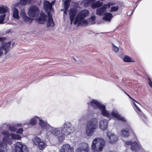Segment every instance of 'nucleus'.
Instances as JSON below:
<instances>
[{
	"instance_id": "obj_1",
	"label": "nucleus",
	"mask_w": 152,
	"mask_h": 152,
	"mask_svg": "<svg viewBox=\"0 0 152 152\" xmlns=\"http://www.w3.org/2000/svg\"><path fill=\"white\" fill-rule=\"evenodd\" d=\"M87 104L89 106L92 107L94 109H99L103 116L106 117H109V113L106 110L105 105L101 104L97 100L93 99L90 103H88Z\"/></svg>"
},
{
	"instance_id": "obj_2",
	"label": "nucleus",
	"mask_w": 152,
	"mask_h": 152,
	"mask_svg": "<svg viewBox=\"0 0 152 152\" xmlns=\"http://www.w3.org/2000/svg\"><path fill=\"white\" fill-rule=\"evenodd\" d=\"M75 131L74 128L70 122L65 123L64 124V127L62 129L61 133L62 135L58 137L59 142H62L65 139V135H68L70 133H73Z\"/></svg>"
},
{
	"instance_id": "obj_3",
	"label": "nucleus",
	"mask_w": 152,
	"mask_h": 152,
	"mask_svg": "<svg viewBox=\"0 0 152 152\" xmlns=\"http://www.w3.org/2000/svg\"><path fill=\"white\" fill-rule=\"evenodd\" d=\"M97 119L96 118H92L88 121L86 126V133L88 136L93 135L97 127Z\"/></svg>"
},
{
	"instance_id": "obj_4",
	"label": "nucleus",
	"mask_w": 152,
	"mask_h": 152,
	"mask_svg": "<svg viewBox=\"0 0 152 152\" xmlns=\"http://www.w3.org/2000/svg\"><path fill=\"white\" fill-rule=\"evenodd\" d=\"M105 145L104 140L101 138H96L92 142V149L94 152H100Z\"/></svg>"
},
{
	"instance_id": "obj_5",
	"label": "nucleus",
	"mask_w": 152,
	"mask_h": 152,
	"mask_svg": "<svg viewBox=\"0 0 152 152\" xmlns=\"http://www.w3.org/2000/svg\"><path fill=\"white\" fill-rule=\"evenodd\" d=\"M89 14V12L87 10H83L80 11L75 18L74 24L76 25L78 22H80Z\"/></svg>"
},
{
	"instance_id": "obj_6",
	"label": "nucleus",
	"mask_w": 152,
	"mask_h": 152,
	"mask_svg": "<svg viewBox=\"0 0 152 152\" xmlns=\"http://www.w3.org/2000/svg\"><path fill=\"white\" fill-rule=\"evenodd\" d=\"M115 4V2H109L107 4H104L102 7L96 10V14L99 15H102L106 11L107 8H109L111 5Z\"/></svg>"
},
{
	"instance_id": "obj_7",
	"label": "nucleus",
	"mask_w": 152,
	"mask_h": 152,
	"mask_svg": "<svg viewBox=\"0 0 152 152\" xmlns=\"http://www.w3.org/2000/svg\"><path fill=\"white\" fill-rule=\"evenodd\" d=\"M127 145H131V149L134 152H137L141 149V146L135 141H127L126 142Z\"/></svg>"
},
{
	"instance_id": "obj_8",
	"label": "nucleus",
	"mask_w": 152,
	"mask_h": 152,
	"mask_svg": "<svg viewBox=\"0 0 152 152\" xmlns=\"http://www.w3.org/2000/svg\"><path fill=\"white\" fill-rule=\"evenodd\" d=\"M39 9L37 7L32 6L29 8L28 14L31 18L37 17L39 15Z\"/></svg>"
},
{
	"instance_id": "obj_9",
	"label": "nucleus",
	"mask_w": 152,
	"mask_h": 152,
	"mask_svg": "<svg viewBox=\"0 0 152 152\" xmlns=\"http://www.w3.org/2000/svg\"><path fill=\"white\" fill-rule=\"evenodd\" d=\"M15 149V152H28L26 146L20 142L16 143Z\"/></svg>"
},
{
	"instance_id": "obj_10",
	"label": "nucleus",
	"mask_w": 152,
	"mask_h": 152,
	"mask_svg": "<svg viewBox=\"0 0 152 152\" xmlns=\"http://www.w3.org/2000/svg\"><path fill=\"white\" fill-rule=\"evenodd\" d=\"M20 15L23 19L24 22L29 24L31 23L33 19L27 16L26 13L24 10H22L20 12Z\"/></svg>"
},
{
	"instance_id": "obj_11",
	"label": "nucleus",
	"mask_w": 152,
	"mask_h": 152,
	"mask_svg": "<svg viewBox=\"0 0 152 152\" xmlns=\"http://www.w3.org/2000/svg\"><path fill=\"white\" fill-rule=\"evenodd\" d=\"M60 152H74L73 148L68 144L63 145L61 147Z\"/></svg>"
},
{
	"instance_id": "obj_12",
	"label": "nucleus",
	"mask_w": 152,
	"mask_h": 152,
	"mask_svg": "<svg viewBox=\"0 0 152 152\" xmlns=\"http://www.w3.org/2000/svg\"><path fill=\"white\" fill-rule=\"evenodd\" d=\"M75 152H89L88 145L86 143H83L82 146L76 149Z\"/></svg>"
},
{
	"instance_id": "obj_13",
	"label": "nucleus",
	"mask_w": 152,
	"mask_h": 152,
	"mask_svg": "<svg viewBox=\"0 0 152 152\" xmlns=\"http://www.w3.org/2000/svg\"><path fill=\"white\" fill-rule=\"evenodd\" d=\"M109 114L110 115L109 117H107L108 118L110 117L111 115L113 117L115 118L118 120L124 122H126L125 119L124 117L121 116L118 113H116L115 111H112Z\"/></svg>"
},
{
	"instance_id": "obj_14",
	"label": "nucleus",
	"mask_w": 152,
	"mask_h": 152,
	"mask_svg": "<svg viewBox=\"0 0 152 152\" xmlns=\"http://www.w3.org/2000/svg\"><path fill=\"white\" fill-rule=\"evenodd\" d=\"M8 139L6 137H4L2 138L3 141H0V152H5V146L6 145V143L7 142Z\"/></svg>"
},
{
	"instance_id": "obj_15",
	"label": "nucleus",
	"mask_w": 152,
	"mask_h": 152,
	"mask_svg": "<svg viewBox=\"0 0 152 152\" xmlns=\"http://www.w3.org/2000/svg\"><path fill=\"white\" fill-rule=\"evenodd\" d=\"M39 124L42 129H49L50 125L48 124L47 121H45L43 120L40 119L39 121Z\"/></svg>"
},
{
	"instance_id": "obj_16",
	"label": "nucleus",
	"mask_w": 152,
	"mask_h": 152,
	"mask_svg": "<svg viewBox=\"0 0 152 152\" xmlns=\"http://www.w3.org/2000/svg\"><path fill=\"white\" fill-rule=\"evenodd\" d=\"M48 12L47 13L48 15V20L47 23V27H49L50 26L53 27L54 26V23L53 20L52 15L50 13V11Z\"/></svg>"
},
{
	"instance_id": "obj_17",
	"label": "nucleus",
	"mask_w": 152,
	"mask_h": 152,
	"mask_svg": "<svg viewBox=\"0 0 152 152\" xmlns=\"http://www.w3.org/2000/svg\"><path fill=\"white\" fill-rule=\"evenodd\" d=\"M107 135L109 137V142L110 143H115L118 140V137L116 135L112 134L110 136L109 135L108 133H107Z\"/></svg>"
},
{
	"instance_id": "obj_18",
	"label": "nucleus",
	"mask_w": 152,
	"mask_h": 152,
	"mask_svg": "<svg viewBox=\"0 0 152 152\" xmlns=\"http://www.w3.org/2000/svg\"><path fill=\"white\" fill-rule=\"evenodd\" d=\"M11 42H8L2 45V46L0 47L1 48V50H5V54H6L9 51V48L11 45Z\"/></svg>"
},
{
	"instance_id": "obj_19",
	"label": "nucleus",
	"mask_w": 152,
	"mask_h": 152,
	"mask_svg": "<svg viewBox=\"0 0 152 152\" xmlns=\"http://www.w3.org/2000/svg\"><path fill=\"white\" fill-rule=\"evenodd\" d=\"M132 131L131 127L129 126L125 129H123L122 130V133L125 137H127L129 135V132Z\"/></svg>"
},
{
	"instance_id": "obj_20",
	"label": "nucleus",
	"mask_w": 152,
	"mask_h": 152,
	"mask_svg": "<svg viewBox=\"0 0 152 152\" xmlns=\"http://www.w3.org/2000/svg\"><path fill=\"white\" fill-rule=\"evenodd\" d=\"M113 17V15L111 13L106 12L104 14V16L103 18V19L106 21L110 22L111 21Z\"/></svg>"
},
{
	"instance_id": "obj_21",
	"label": "nucleus",
	"mask_w": 152,
	"mask_h": 152,
	"mask_svg": "<svg viewBox=\"0 0 152 152\" xmlns=\"http://www.w3.org/2000/svg\"><path fill=\"white\" fill-rule=\"evenodd\" d=\"M77 10L75 8H70L69 10V18H75L77 13Z\"/></svg>"
},
{
	"instance_id": "obj_22",
	"label": "nucleus",
	"mask_w": 152,
	"mask_h": 152,
	"mask_svg": "<svg viewBox=\"0 0 152 152\" xmlns=\"http://www.w3.org/2000/svg\"><path fill=\"white\" fill-rule=\"evenodd\" d=\"M96 0H84L82 1L81 4L82 5H84L85 7H88L89 5L91 4H92L93 2H94Z\"/></svg>"
},
{
	"instance_id": "obj_23",
	"label": "nucleus",
	"mask_w": 152,
	"mask_h": 152,
	"mask_svg": "<svg viewBox=\"0 0 152 152\" xmlns=\"http://www.w3.org/2000/svg\"><path fill=\"white\" fill-rule=\"evenodd\" d=\"M44 7L46 9V12L50 11L52 8V4L48 1H46L44 4Z\"/></svg>"
},
{
	"instance_id": "obj_24",
	"label": "nucleus",
	"mask_w": 152,
	"mask_h": 152,
	"mask_svg": "<svg viewBox=\"0 0 152 152\" xmlns=\"http://www.w3.org/2000/svg\"><path fill=\"white\" fill-rule=\"evenodd\" d=\"M13 16L15 19L18 20L19 19L18 10L15 7L13 8Z\"/></svg>"
},
{
	"instance_id": "obj_25",
	"label": "nucleus",
	"mask_w": 152,
	"mask_h": 152,
	"mask_svg": "<svg viewBox=\"0 0 152 152\" xmlns=\"http://www.w3.org/2000/svg\"><path fill=\"white\" fill-rule=\"evenodd\" d=\"M99 126L102 130L105 129L107 127L106 122L104 120L101 121L99 123Z\"/></svg>"
},
{
	"instance_id": "obj_26",
	"label": "nucleus",
	"mask_w": 152,
	"mask_h": 152,
	"mask_svg": "<svg viewBox=\"0 0 152 152\" xmlns=\"http://www.w3.org/2000/svg\"><path fill=\"white\" fill-rule=\"evenodd\" d=\"M103 4L102 2H100L99 1H98L96 2H93L91 5V7L93 8L99 7L101 6Z\"/></svg>"
},
{
	"instance_id": "obj_27",
	"label": "nucleus",
	"mask_w": 152,
	"mask_h": 152,
	"mask_svg": "<svg viewBox=\"0 0 152 152\" xmlns=\"http://www.w3.org/2000/svg\"><path fill=\"white\" fill-rule=\"evenodd\" d=\"M124 61L126 62H135L133 58L127 56H124Z\"/></svg>"
},
{
	"instance_id": "obj_28",
	"label": "nucleus",
	"mask_w": 152,
	"mask_h": 152,
	"mask_svg": "<svg viewBox=\"0 0 152 152\" xmlns=\"http://www.w3.org/2000/svg\"><path fill=\"white\" fill-rule=\"evenodd\" d=\"M29 0H20V2L15 4V7H18L20 4L22 5H26L28 2Z\"/></svg>"
},
{
	"instance_id": "obj_29",
	"label": "nucleus",
	"mask_w": 152,
	"mask_h": 152,
	"mask_svg": "<svg viewBox=\"0 0 152 152\" xmlns=\"http://www.w3.org/2000/svg\"><path fill=\"white\" fill-rule=\"evenodd\" d=\"M33 141L35 145H37L41 142L42 141V140L40 138H39L37 136H36L35 137Z\"/></svg>"
},
{
	"instance_id": "obj_30",
	"label": "nucleus",
	"mask_w": 152,
	"mask_h": 152,
	"mask_svg": "<svg viewBox=\"0 0 152 152\" xmlns=\"http://www.w3.org/2000/svg\"><path fill=\"white\" fill-rule=\"evenodd\" d=\"M10 136L13 140H19L21 138V137L18 134H14L13 133L10 134Z\"/></svg>"
},
{
	"instance_id": "obj_31",
	"label": "nucleus",
	"mask_w": 152,
	"mask_h": 152,
	"mask_svg": "<svg viewBox=\"0 0 152 152\" xmlns=\"http://www.w3.org/2000/svg\"><path fill=\"white\" fill-rule=\"evenodd\" d=\"M39 117L36 116L34 118H33L31 119L30 122V124L31 125H34L37 122V119H38Z\"/></svg>"
},
{
	"instance_id": "obj_32",
	"label": "nucleus",
	"mask_w": 152,
	"mask_h": 152,
	"mask_svg": "<svg viewBox=\"0 0 152 152\" xmlns=\"http://www.w3.org/2000/svg\"><path fill=\"white\" fill-rule=\"evenodd\" d=\"M71 0H65L64 3V8L68 9Z\"/></svg>"
},
{
	"instance_id": "obj_33",
	"label": "nucleus",
	"mask_w": 152,
	"mask_h": 152,
	"mask_svg": "<svg viewBox=\"0 0 152 152\" xmlns=\"http://www.w3.org/2000/svg\"><path fill=\"white\" fill-rule=\"evenodd\" d=\"M38 145V147L40 150H42L45 147V143L43 141H42Z\"/></svg>"
},
{
	"instance_id": "obj_34",
	"label": "nucleus",
	"mask_w": 152,
	"mask_h": 152,
	"mask_svg": "<svg viewBox=\"0 0 152 152\" xmlns=\"http://www.w3.org/2000/svg\"><path fill=\"white\" fill-rule=\"evenodd\" d=\"M52 133L55 135L58 136L60 134V132L58 129H55L52 131Z\"/></svg>"
},
{
	"instance_id": "obj_35",
	"label": "nucleus",
	"mask_w": 152,
	"mask_h": 152,
	"mask_svg": "<svg viewBox=\"0 0 152 152\" xmlns=\"http://www.w3.org/2000/svg\"><path fill=\"white\" fill-rule=\"evenodd\" d=\"M47 15L45 13H42L40 14V17L39 18V19L40 20L42 18L43 20H45V21L47 20Z\"/></svg>"
},
{
	"instance_id": "obj_36",
	"label": "nucleus",
	"mask_w": 152,
	"mask_h": 152,
	"mask_svg": "<svg viewBox=\"0 0 152 152\" xmlns=\"http://www.w3.org/2000/svg\"><path fill=\"white\" fill-rule=\"evenodd\" d=\"M1 134L5 136L7 138H8L10 136V134L7 131H3L2 132Z\"/></svg>"
},
{
	"instance_id": "obj_37",
	"label": "nucleus",
	"mask_w": 152,
	"mask_h": 152,
	"mask_svg": "<svg viewBox=\"0 0 152 152\" xmlns=\"http://www.w3.org/2000/svg\"><path fill=\"white\" fill-rule=\"evenodd\" d=\"M118 10V6H112L111 7L110 10V12H113L117 11Z\"/></svg>"
},
{
	"instance_id": "obj_38",
	"label": "nucleus",
	"mask_w": 152,
	"mask_h": 152,
	"mask_svg": "<svg viewBox=\"0 0 152 152\" xmlns=\"http://www.w3.org/2000/svg\"><path fill=\"white\" fill-rule=\"evenodd\" d=\"M35 20L39 24H43L45 21V20H43L42 18H41L40 20H39V18H37Z\"/></svg>"
},
{
	"instance_id": "obj_39",
	"label": "nucleus",
	"mask_w": 152,
	"mask_h": 152,
	"mask_svg": "<svg viewBox=\"0 0 152 152\" xmlns=\"http://www.w3.org/2000/svg\"><path fill=\"white\" fill-rule=\"evenodd\" d=\"M7 11V10L3 7H0V13L1 14H4Z\"/></svg>"
},
{
	"instance_id": "obj_40",
	"label": "nucleus",
	"mask_w": 152,
	"mask_h": 152,
	"mask_svg": "<svg viewBox=\"0 0 152 152\" xmlns=\"http://www.w3.org/2000/svg\"><path fill=\"white\" fill-rule=\"evenodd\" d=\"M9 129L10 131L13 132H15L17 130V129L16 127L13 126H10L9 127Z\"/></svg>"
},
{
	"instance_id": "obj_41",
	"label": "nucleus",
	"mask_w": 152,
	"mask_h": 152,
	"mask_svg": "<svg viewBox=\"0 0 152 152\" xmlns=\"http://www.w3.org/2000/svg\"><path fill=\"white\" fill-rule=\"evenodd\" d=\"M96 20V17L95 16L93 15L91 16V17L88 18V20L89 21H91L92 22H94Z\"/></svg>"
},
{
	"instance_id": "obj_42",
	"label": "nucleus",
	"mask_w": 152,
	"mask_h": 152,
	"mask_svg": "<svg viewBox=\"0 0 152 152\" xmlns=\"http://www.w3.org/2000/svg\"><path fill=\"white\" fill-rule=\"evenodd\" d=\"M113 48L114 51L115 52H118L119 50V48L115 46L113 44H112Z\"/></svg>"
},
{
	"instance_id": "obj_43",
	"label": "nucleus",
	"mask_w": 152,
	"mask_h": 152,
	"mask_svg": "<svg viewBox=\"0 0 152 152\" xmlns=\"http://www.w3.org/2000/svg\"><path fill=\"white\" fill-rule=\"evenodd\" d=\"M23 131V129L22 128H20L18 129L16 132V133L19 134H22Z\"/></svg>"
},
{
	"instance_id": "obj_44",
	"label": "nucleus",
	"mask_w": 152,
	"mask_h": 152,
	"mask_svg": "<svg viewBox=\"0 0 152 152\" xmlns=\"http://www.w3.org/2000/svg\"><path fill=\"white\" fill-rule=\"evenodd\" d=\"M6 16V14H4L2 15H1L0 16V19H1L3 20H4V19Z\"/></svg>"
},
{
	"instance_id": "obj_45",
	"label": "nucleus",
	"mask_w": 152,
	"mask_h": 152,
	"mask_svg": "<svg viewBox=\"0 0 152 152\" xmlns=\"http://www.w3.org/2000/svg\"><path fill=\"white\" fill-rule=\"evenodd\" d=\"M127 95L129 96V97L133 101H134L135 102L137 103H139L137 102V101H136L135 100H134V99L132 98L128 94H127Z\"/></svg>"
},
{
	"instance_id": "obj_46",
	"label": "nucleus",
	"mask_w": 152,
	"mask_h": 152,
	"mask_svg": "<svg viewBox=\"0 0 152 152\" xmlns=\"http://www.w3.org/2000/svg\"><path fill=\"white\" fill-rule=\"evenodd\" d=\"M82 23L86 25H88V21L86 20H84L82 22Z\"/></svg>"
},
{
	"instance_id": "obj_47",
	"label": "nucleus",
	"mask_w": 152,
	"mask_h": 152,
	"mask_svg": "<svg viewBox=\"0 0 152 152\" xmlns=\"http://www.w3.org/2000/svg\"><path fill=\"white\" fill-rule=\"evenodd\" d=\"M6 39V37H0V42H3V41L4 40H5Z\"/></svg>"
},
{
	"instance_id": "obj_48",
	"label": "nucleus",
	"mask_w": 152,
	"mask_h": 152,
	"mask_svg": "<svg viewBox=\"0 0 152 152\" xmlns=\"http://www.w3.org/2000/svg\"><path fill=\"white\" fill-rule=\"evenodd\" d=\"M134 105L135 107L136 108L137 110L138 111H141V110L136 105V104H135L134 103Z\"/></svg>"
},
{
	"instance_id": "obj_49",
	"label": "nucleus",
	"mask_w": 152,
	"mask_h": 152,
	"mask_svg": "<svg viewBox=\"0 0 152 152\" xmlns=\"http://www.w3.org/2000/svg\"><path fill=\"white\" fill-rule=\"evenodd\" d=\"M70 20V24H72L73 23V21L74 20L75 18H69Z\"/></svg>"
},
{
	"instance_id": "obj_50",
	"label": "nucleus",
	"mask_w": 152,
	"mask_h": 152,
	"mask_svg": "<svg viewBox=\"0 0 152 152\" xmlns=\"http://www.w3.org/2000/svg\"><path fill=\"white\" fill-rule=\"evenodd\" d=\"M3 53L2 50H1V48H0V56H1L3 54Z\"/></svg>"
},
{
	"instance_id": "obj_51",
	"label": "nucleus",
	"mask_w": 152,
	"mask_h": 152,
	"mask_svg": "<svg viewBox=\"0 0 152 152\" xmlns=\"http://www.w3.org/2000/svg\"><path fill=\"white\" fill-rule=\"evenodd\" d=\"M64 8V10H65L64 11V15H66V11L67 10V9H66V8Z\"/></svg>"
},
{
	"instance_id": "obj_52",
	"label": "nucleus",
	"mask_w": 152,
	"mask_h": 152,
	"mask_svg": "<svg viewBox=\"0 0 152 152\" xmlns=\"http://www.w3.org/2000/svg\"><path fill=\"white\" fill-rule=\"evenodd\" d=\"M149 79L150 81V82H149V85L151 86L152 87V83L149 78Z\"/></svg>"
},
{
	"instance_id": "obj_53",
	"label": "nucleus",
	"mask_w": 152,
	"mask_h": 152,
	"mask_svg": "<svg viewBox=\"0 0 152 152\" xmlns=\"http://www.w3.org/2000/svg\"><path fill=\"white\" fill-rule=\"evenodd\" d=\"M4 20L0 19V24H2L3 23Z\"/></svg>"
},
{
	"instance_id": "obj_54",
	"label": "nucleus",
	"mask_w": 152,
	"mask_h": 152,
	"mask_svg": "<svg viewBox=\"0 0 152 152\" xmlns=\"http://www.w3.org/2000/svg\"><path fill=\"white\" fill-rule=\"evenodd\" d=\"M55 0H54L53 1H52L51 2V4H52V5H53L54 4V3H55Z\"/></svg>"
},
{
	"instance_id": "obj_55",
	"label": "nucleus",
	"mask_w": 152,
	"mask_h": 152,
	"mask_svg": "<svg viewBox=\"0 0 152 152\" xmlns=\"http://www.w3.org/2000/svg\"><path fill=\"white\" fill-rule=\"evenodd\" d=\"M125 93L126 95H127V94L126 92H125Z\"/></svg>"
},
{
	"instance_id": "obj_56",
	"label": "nucleus",
	"mask_w": 152,
	"mask_h": 152,
	"mask_svg": "<svg viewBox=\"0 0 152 152\" xmlns=\"http://www.w3.org/2000/svg\"><path fill=\"white\" fill-rule=\"evenodd\" d=\"M30 1H32V0H29ZM34 0H32V1H33Z\"/></svg>"
}]
</instances>
